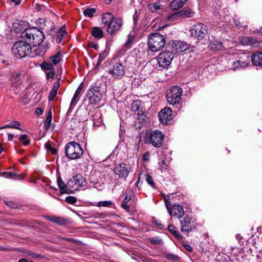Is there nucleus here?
I'll return each mask as SVG.
<instances>
[{
  "label": "nucleus",
  "instance_id": "f257e3e1",
  "mask_svg": "<svg viewBox=\"0 0 262 262\" xmlns=\"http://www.w3.org/2000/svg\"><path fill=\"white\" fill-rule=\"evenodd\" d=\"M22 38L30 44L31 46L39 45L43 40L45 35L43 33L36 27L26 29L21 33Z\"/></svg>",
  "mask_w": 262,
  "mask_h": 262
},
{
  "label": "nucleus",
  "instance_id": "f03ea898",
  "mask_svg": "<svg viewBox=\"0 0 262 262\" xmlns=\"http://www.w3.org/2000/svg\"><path fill=\"white\" fill-rule=\"evenodd\" d=\"M102 24L107 27V32L110 35L118 31L123 24L122 20L119 17H114L112 13H106L102 17Z\"/></svg>",
  "mask_w": 262,
  "mask_h": 262
},
{
  "label": "nucleus",
  "instance_id": "7ed1b4c3",
  "mask_svg": "<svg viewBox=\"0 0 262 262\" xmlns=\"http://www.w3.org/2000/svg\"><path fill=\"white\" fill-rule=\"evenodd\" d=\"M166 36L158 32L150 34L148 37V46L152 52L162 50L166 45Z\"/></svg>",
  "mask_w": 262,
  "mask_h": 262
},
{
  "label": "nucleus",
  "instance_id": "20e7f679",
  "mask_svg": "<svg viewBox=\"0 0 262 262\" xmlns=\"http://www.w3.org/2000/svg\"><path fill=\"white\" fill-rule=\"evenodd\" d=\"M64 153L65 156L68 159L76 160L81 157L83 154V149L79 143L72 141L65 146Z\"/></svg>",
  "mask_w": 262,
  "mask_h": 262
},
{
  "label": "nucleus",
  "instance_id": "39448f33",
  "mask_svg": "<svg viewBox=\"0 0 262 262\" xmlns=\"http://www.w3.org/2000/svg\"><path fill=\"white\" fill-rule=\"evenodd\" d=\"M12 51L16 57L21 59L29 56L31 53L32 47L25 40L19 41L13 45Z\"/></svg>",
  "mask_w": 262,
  "mask_h": 262
},
{
  "label": "nucleus",
  "instance_id": "423d86ee",
  "mask_svg": "<svg viewBox=\"0 0 262 262\" xmlns=\"http://www.w3.org/2000/svg\"><path fill=\"white\" fill-rule=\"evenodd\" d=\"M100 83L97 82L92 85L87 91V97L89 102L92 105L99 103L102 98V93L100 89Z\"/></svg>",
  "mask_w": 262,
  "mask_h": 262
},
{
  "label": "nucleus",
  "instance_id": "0eeeda50",
  "mask_svg": "<svg viewBox=\"0 0 262 262\" xmlns=\"http://www.w3.org/2000/svg\"><path fill=\"white\" fill-rule=\"evenodd\" d=\"M164 135L161 131L155 130L146 133L145 136V142L159 148L162 146L164 142Z\"/></svg>",
  "mask_w": 262,
  "mask_h": 262
},
{
  "label": "nucleus",
  "instance_id": "6e6552de",
  "mask_svg": "<svg viewBox=\"0 0 262 262\" xmlns=\"http://www.w3.org/2000/svg\"><path fill=\"white\" fill-rule=\"evenodd\" d=\"M182 92V89L179 86L171 87L166 95L168 103L172 105L179 104L181 99Z\"/></svg>",
  "mask_w": 262,
  "mask_h": 262
},
{
  "label": "nucleus",
  "instance_id": "1a4fd4ad",
  "mask_svg": "<svg viewBox=\"0 0 262 262\" xmlns=\"http://www.w3.org/2000/svg\"><path fill=\"white\" fill-rule=\"evenodd\" d=\"M191 36L198 40H202L208 34V29L206 25L202 23H198L193 25L190 30Z\"/></svg>",
  "mask_w": 262,
  "mask_h": 262
},
{
  "label": "nucleus",
  "instance_id": "9d476101",
  "mask_svg": "<svg viewBox=\"0 0 262 262\" xmlns=\"http://www.w3.org/2000/svg\"><path fill=\"white\" fill-rule=\"evenodd\" d=\"M197 225L196 222L188 215H185L180 220L181 230L183 233L191 232L196 228Z\"/></svg>",
  "mask_w": 262,
  "mask_h": 262
},
{
  "label": "nucleus",
  "instance_id": "9b49d317",
  "mask_svg": "<svg viewBox=\"0 0 262 262\" xmlns=\"http://www.w3.org/2000/svg\"><path fill=\"white\" fill-rule=\"evenodd\" d=\"M174 55L172 51L165 50L158 56V62L160 67L167 68L173 59Z\"/></svg>",
  "mask_w": 262,
  "mask_h": 262
},
{
  "label": "nucleus",
  "instance_id": "f8f14e48",
  "mask_svg": "<svg viewBox=\"0 0 262 262\" xmlns=\"http://www.w3.org/2000/svg\"><path fill=\"white\" fill-rule=\"evenodd\" d=\"M108 73L114 78H120L125 74V67L121 63H116L110 68Z\"/></svg>",
  "mask_w": 262,
  "mask_h": 262
},
{
  "label": "nucleus",
  "instance_id": "ddd939ff",
  "mask_svg": "<svg viewBox=\"0 0 262 262\" xmlns=\"http://www.w3.org/2000/svg\"><path fill=\"white\" fill-rule=\"evenodd\" d=\"M131 170V167L129 164L122 163L115 167L114 172L118 175L120 178L126 179Z\"/></svg>",
  "mask_w": 262,
  "mask_h": 262
},
{
  "label": "nucleus",
  "instance_id": "4468645a",
  "mask_svg": "<svg viewBox=\"0 0 262 262\" xmlns=\"http://www.w3.org/2000/svg\"><path fill=\"white\" fill-rule=\"evenodd\" d=\"M160 121L164 124H168L172 119V111L169 107H165L158 114Z\"/></svg>",
  "mask_w": 262,
  "mask_h": 262
},
{
  "label": "nucleus",
  "instance_id": "2eb2a0df",
  "mask_svg": "<svg viewBox=\"0 0 262 262\" xmlns=\"http://www.w3.org/2000/svg\"><path fill=\"white\" fill-rule=\"evenodd\" d=\"M54 29V26L52 29L49 31L48 34L52 35L53 38L55 39V41L57 43H60L64 36L67 35V32L66 31V29L64 27H61L59 30L58 31L57 33L55 34L53 33V30Z\"/></svg>",
  "mask_w": 262,
  "mask_h": 262
},
{
  "label": "nucleus",
  "instance_id": "dca6fc26",
  "mask_svg": "<svg viewBox=\"0 0 262 262\" xmlns=\"http://www.w3.org/2000/svg\"><path fill=\"white\" fill-rule=\"evenodd\" d=\"M189 45L186 42L182 41H175L173 42L171 49L173 53L182 52L189 49Z\"/></svg>",
  "mask_w": 262,
  "mask_h": 262
},
{
  "label": "nucleus",
  "instance_id": "f3484780",
  "mask_svg": "<svg viewBox=\"0 0 262 262\" xmlns=\"http://www.w3.org/2000/svg\"><path fill=\"white\" fill-rule=\"evenodd\" d=\"M169 214L170 216L180 219L184 215V211L183 207L178 204H174L172 206V208L169 210Z\"/></svg>",
  "mask_w": 262,
  "mask_h": 262
},
{
  "label": "nucleus",
  "instance_id": "a211bd4d",
  "mask_svg": "<svg viewBox=\"0 0 262 262\" xmlns=\"http://www.w3.org/2000/svg\"><path fill=\"white\" fill-rule=\"evenodd\" d=\"M251 58L254 66L262 67V52L253 53L251 55Z\"/></svg>",
  "mask_w": 262,
  "mask_h": 262
},
{
  "label": "nucleus",
  "instance_id": "6ab92c4d",
  "mask_svg": "<svg viewBox=\"0 0 262 262\" xmlns=\"http://www.w3.org/2000/svg\"><path fill=\"white\" fill-rule=\"evenodd\" d=\"M58 186L60 188V193H70L71 190L68 188V186L66 185L61 179L60 176H58L57 179Z\"/></svg>",
  "mask_w": 262,
  "mask_h": 262
},
{
  "label": "nucleus",
  "instance_id": "aec40b11",
  "mask_svg": "<svg viewBox=\"0 0 262 262\" xmlns=\"http://www.w3.org/2000/svg\"><path fill=\"white\" fill-rule=\"evenodd\" d=\"M62 54L61 52H58L55 55L51 56L48 60L49 62L56 65L62 60Z\"/></svg>",
  "mask_w": 262,
  "mask_h": 262
},
{
  "label": "nucleus",
  "instance_id": "412c9836",
  "mask_svg": "<svg viewBox=\"0 0 262 262\" xmlns=\"http://www.w3.org/2000/svg\"><path fill=\"white\" fill-rule=\"evenodd\" d=\"M74 177L77 187H83L86 185L85 180L81 174H77L74 176Z\"/></svg>",
  "mask_w": 262,
  "mask_h": 262
},
{
  "label": "nucleus",
  "instance_id": "4be33fe9",
  "mask_svg": "<svg viewBox=\"0 0 262 262\" xmlns=\"http://www.w3.org/2000/svg\"><path fill=\"white\" fill-rule=\"evenodd\" d=\"M247 66L248 63L245 61L238 60L232 63L231 69L234 71H235L239 69L245 68Z\"/></svg>",
  "mask_w": 262,
  "mask_h": 262
},
{
  "label": "nucleus",
  "instance_id": "5701e85b",
  "mask_svg": "<svg viewBox=\"0 0 262 262\" xmlns=\"http://www.w3.org/2000/svg\"><path fill=\"white\" fill-rule=\"evenodd\" d=\"M183 13V12L182 9L174 12L168 17V21L169 22H173L175 20H178L180 18H184Z\"/></svg>",
  "mask_w": 262,
  "mask_h": 262
},
{
  "label": "nucleus",
  "instance_id": "b1692460",
  "mask_svg": "<svg viewBox=\"0 0 262 262\" xmlns=\"http://www.w3.org/2000/svg\"><path fill=\"white\" fill-rule=\"evenodd\" d=\"M209 48L213 51H219L222 48V43L216 40H214L210 42Z\"/></svg>",
  "mask_w": 262,
  "mask_h": 262
},
{
  "label": "nucleus",
  "instance_id": "393cba45",
  "mask_svg": "<svg viewBox=\"0 0 262 262\" xmlns=\"http://www.w3.org/2000/svg\"><path fill=\"white\" fill-rule=\"evenodd\" d=\"M91 34L98 39L102 38L103 36V33L102 31L98 27H94L92 29L91 31Z\"/></svg>",
  "mask_w": 262,
  "mask_h": 262
},
{
  "label": "nucleus",
  "instance_id": "a878e982",
  "mask_svg": "<svg viewBox=\"0 0 262 262\" xmlns=\"http://www.w3.org/2000/svg\"><path fill=\"white\" fill-rule=\"evenodd\" d=\"M172 10H177L183 7V3L180 0H174L170 4Z\"/></svg>",
  "mask_w": 262,
  "mask_h": 262
},
{
  "label": "nucleus",
  "instance_id": "bb28decb",
  "mask_svg": "<svg viewBox=\"0 0 262 262\" xmlns=\"http://www.w3.org/2000/svg\"><path fill=\"white\" fill-rule=\"evenodd\" d=\"M168 231L171 232L175 237L178 238H181L182 235L180 233L176 230V227L173 225H169L168 227Z\"/></svg>",
  "mask_w": 262,
  "mask_h": 262
},
{
  "label": "nucleus",
  "instance_id": "cd10ccee",
  "mask_svg": "<svg viewBox=\"0 0 262 262\" xmlns=\"http://www.w3.org/2000/svg\"><path fill=\"white\" fill-rule=\"evenodd\" d=\"M183 17L185 18H189V17H192L195 15V12L190 9H183Z\"/></svg>",
  "mask_w": 262,
  "mask_h": 262
},
{
  "label": "nucleus",
  "instance_id": "c85d7f7f",
  "mask_svg": "<svg viewBox=\"0 0 262 262\" xmlns=\"http://www.w3.org/2000/svg\"><path fill=\"white\" fill-rule=\"evenodd\" d=\"M49 220L60 225L64 224L66 222V221L63 218L56 217L55 216H52L50 217Z\"/></svg>",
  "mask_w": 262,
  "mask_h": 262
},
{
  "label": "nucleus",
  "instance_id": "c756f323",
  "mask_svg": "<svg viewBox=\"0 0 262 262\" xmlns=\"http://www.w3.org/2000/svg\"><path fill=\"white\" fill-rule=\"evenodd\" d=\"M147 7L150 12H154L161 8V5L159 3H155L148 4Z\"/></svg>",
  "mask_w": 262,
  "mask_h": 262
},
{
  "label": "nucleus",
  "instance_id": "7c9ffc66",
  "mask_svg": "<svg viewBox=\"0 0 262 262\" xmlns=\"http://www.w3.org/2000/svg\"><path fill=\"white\" fill-rule=\"evenodd\" d=\"M52 63L51 62H49L48 61H43L40 67L42 69L46 71H50L54 69L53 67L52 66Z\"/></svg>",
  "mask_w": 262,
  "mask_h": 262
},
{
  "label": "nucleus",
  "instance_id": "2f4dec72",
  "mask_svg": "<svg viewBox=\"0 0 262 262\" xmlns=\"http://www.w3.org/2000/svg\"><path fill=\"white\" fill-rule=\"evenodd\" d=\"M108 52L106 50H104L101 53H100L98 62L97 63V66H98L100 64H101V62L106 58Z\"/></svg>",
  "mask_w": 262,
  "mask_h": 262
},
{
  "label": "nucleus",
  "instance_id": "473e14b6",
  "mask_svg": "<svg viewBox=\"0 0 262 262\" xmlns=\"http://www.w3.org/2000/svg\"><path fill=\"white\" fill-rule=\"evenodd\" d=\"M96 12V9L94 8H87L83 11V14L85 16L89 17H93L94 13Z\"/></svg>",
  "mask_w": 262,
  "mask_h": 262
},
{
  "label": "nucleus",
  "instance_id": "72a5a7b5",
  "mask_svg": "<svg viewBox=\"0 0 262 262\" xmlns=\"http://www.w3.org/2000/svg\"><path fill=\"white\" fill-rule=\"evenodd\" d=\"M140 102L139 101H134L131 105V108L133 111L135 112H137L139 114L140 112V107L139 106Z\"/></svg>",
  "mask_w": 262,
  "mask_h": 262
},
{
  "label": "nucleus",
  "instance_id": "f704fd0d",
  "mask_svg": "<svg viewBox=\"0 0 262 262\" xmlns=\"http://www.w3.org/2000/svg\"><path fill=\"white\" fill-rule=\"evenodd\" d=\"M19 140L23 143L24 145H27L30 142V140L28 139V136L26 134L21 135L19 137Z\"/></svg>",
  "mask_w": 262,
  "mask_h": 262
},
{
  "label": "nucleus",
  "instance_id": "c9c22d12",
  "mask_svg": "<svg viewBox=\"0 0 262 262\" xmlns=\"http://www.w3.org/2000/svg\"><path fill=\"white\" fill-rule=\"evenodd\" d=\"M52 118V114L50 112L49 115H48L45 121L44 122V126L46 130L48 129L50 126Z\"/></svg>",
  "mask_w": 262,
  "mask_h": 262
},
{
  "label": "nucleus",
  "instance_id": "e433bc0d",
  "mask_svg": "<svg viewBox=\"0 0 262 262\" xmlns=\"http://www.w3.org/2000/svg\"><path fill=\"white\" fill-rule=\"evenodd\" d=\"M133 40L134 37L128 36L127 41L124 45V48H125L126 50L130 48Z\"/></svg>",
  "mask_w": 262,
  "mask_h": 262
},
{
  "label": "nucleus",
  "instance_id": "4c0bfd02",
  "mask_svg": "<svg viewBox=\"0 0 262 262\" xmlns=\"http://www.w3.org/2000/svg\"><path fill=\"white\" fill-rule=\"evenodd\" d=\"M146 181L153 188H155V184L154 180L151 176L148 174H146Z\"/></svg>",
  "mask_w": 262,
  "mask_h": 262
},
{
  "label": "nucleus",
  "instance_id": "58836bf2",
  "mask_svg": "<svg viewBox=\"0 0 262 262\" xmlns=\"http://www.w3.org/2000/svg\"><path fill=\"white\" fill-rule=\"evenodd\" d=\"M159 165L162 172H166L168 168V165L165 163L164 160H161V162H159Z\"/></svg>",
  "mask_w": 262,
  "mask_h": 262
},
{
  "label": "nucleus",
  "instance_id": "ea45409f",
  "mask_svg": "<svg viewBox=\"0 0 262 262\" xmlns=\"http://www.w3.org/2000/svg\"><path fill=\"white\" fill-rule=\"evenodd\" d=\"M98 117H99V116L97 115L96 114H95L93 116V125H94V126H96L97 127H98L99 126H100L102 122V119L100 118H99L97 121L96 120V118Z\"/></svg>",
  "mask_w": 262,
  "mask_h": 262
},
{
  "label": "nucleus",
  "instance_id": "a19ab883",
  "mask_svg": "<svg viewBox=\"0 0 262 262\" xmlns=\"http://www.w3.org/2000/svg\"><path fill=\"white\" fill-rule=\"evenodd\" d=\"M3 175L6 178H12L14 179L16 176V174L12 172L4 171L2 173Z\"/></svg>",
  "mask_w": 262,
  "mask_h": 262
},
{
  "label": "nucleus",
  "instance_id": "79ce46f5",
  "mask_svg": "<svg viewBox=\"0 0 262 262\" xmlns=\"http://www.w3.org/2000/svg\"><path fill=\"white\" fill-rule=\"evenodd\" d=\"M149 241L152 244L156 245L162 244V240L158 237L151 238L149 239Z\"/></svg>",
  "mask_w": 262,
  "mask_h": 262
},
{
  "label": "nucleus",
  "instance_id": "37998d69",
  "mask_svg": "<svg viewBox=\"0 0 262 262\" xmlns=\"http://www.w3.org/2000/svg\"><path fill=\"white\" fill-rule=\"evenodd\" d=\"M47 150L48 151H50L52 154L55 155L57 153V150L56 148L52 147L50 143H47L46 144Z\"/></svg>",
  "mask_w": 262,
  "mask_h": 262
},
{
  "label": "nucleus",
  "instance_id": "c03bdc74",
  "mask_svg": "<svg viewBox=\"0 0 262 262\" xmlns=\"http://www.w3.org/2000/svg\"><path fill=\"white\" fill-rule=\"evenodd\" d=\"M66 201L70 204H74L76 202L77 199L75 197L69 196L66 198Z\"/></svg>",
  "mask_w": 262,
  "mask_h": 262
},
{
  "label": "nucleus",
  "instance_id": "a18cd8bd",
  "mask_svg": "<svg viewBox=\"0 0 262 262\" xmlns=\"http://www.w3.org/2000/svg\"><path fill=\"white\" fill-rule=\"evenodd\" d=\"M112 204L111 201H102L99 202L98 204L99 207H108Z\"/></svg>",
  "mask_w": 262,
  "mask_h": 262
},
{
  "label": "nucleus",
  "instance_id": "49530a36",
  "mask_svg": "<svg viewBox=\"0 0 262 262\" xmlns=\"http://www.w3.org/2000/svg\"><path fill=\"white\" fill-rule=\"evenodd\" d=\"M67 186H68V187L70 188H73L75 186H76V184L75 183V182L74 181V176L69 180V181L67 183Z\"/></svg>",
  "mask_w": 262,
  "mask_h": 262
},
{
  "label": "nucleus",
  "instance_id": "de8ad7c7",
  "mask_svg": "<svg viewBox=\"0 0 262 262\" xmlns=\"http://www.w3.org/2000/svg\"><path fill=\"white\" fill-rule=\"evenodd\" d=\"M59 85H60L59 81L57 80V81H55L53 84V88H52V89L51 91H53V92H56L57 93V90L59 87Z\"/></svg>",
  "mask_w": 262,
  "mask_h": 262
},
{
  "label": "nucleus",
  "instance_id": "09e8293b",
  "mask_svg": "<svg viewBox=\"0 0 262 262\" xmlns=\"http://www.w3.org/2000/svg\"><path fill=\"white\" fill-rule=\"evenodd\" d=\"M83 87V84L82 82H81L78 86V88L76 90V92H75L74 95H75V97H78L80 92L81 91L82 88Z\"/></svg>",
  "mask_w": 262,
  "mask_h": 262
},
{
  "label": "nucleus",
  "instance_id": "8fccbe9b",
  "mask_svg": "<svg viewBox=\"0 0 262 262\" xmlns=\"http://www.w3.org/2000/svg\"><path fill=\"white\" fill-rule=\"evenodd\" d=\"M55 76V71L54 69L52 70H50L48 72H46V77L47 78H53Z\"/></svg>",
  "mask_w": 262,
  "mask_h": 262
},
{
  "label": "nucleus",
  "instance_id": "3c124183",
  "mask_svg": "<svg viewBox=\"0 0 262 262\" xmlns=\"http://www.w3.org/2000/svg\"><path fill=\"white\" fill-rule=\"evenodd\" d=\"M56 95L57 92L51 91L48 97V100L49 101H52L54 99V97L56 96Z\"/></svg>",
  "mask_w": 262,
  "mask_h": 262
},
{
  "label": "nucleus",
  "instance_id": "603ef678",
  "mask_svg": "<svg viewBox=\"0 0 262 262\" xmlns=\"http://www.w3.org/2000/svg\"><path fill=\"white\" fill-rule=\"evenodd\" d=\"M16 128L19 130H21V128L19 127L13 125H6L5 126H3L1 127H0V129H3V128Z\"/></svg>",
  "mask_w": 262,
  "mask_h": 262
},
{
  "label": "nucleus",
  "instance_id": "864d4df0",
  "mask_svg": "<svg viewBox=\"0 0 262 262\" xmlns=\"http://www.w3.org/2000/svg\"><path fill=\"white\" fill-rule=\"evenodd\" d=\"M166 257L167 259L175 260H177L178 257L176 255H174L172 254H168L166 255Z\"/></svg>",
  "mask_w": 262,
  "mask_h": 262
},
{
  "label": "nucleus",
  "instance_id": "5fc2aeb1",
  "mask_svg": "<svg viewBox=\"0 0 262 262\" xmlns=\"http://www.w3.org/2000/svg\"><path fill=\"white\" fill-rule=\"evenodd\" d=\"M121 206L127 212H129L130 211V206L129 205L127 204V203L122 202Z\"/></svg>",
  "mask_w": 262,
  "mask_h": 262
},
{
  "label": "nucleus",
  "instance_id": "6e6d98bb",
  "mask_svg": "<svg viewBox=\"0 0 262 262\" xmlns=\"http://www.w3.org/2000/svg\"><path fill=\"white\" fill-rule=\"evenodd\" d=\"M77 97H75V95H74V96L72 98L71 102V103H70V106L69 109L72 108L73 107H74L75 106V105L76 103V99H77Z\"/></svg>",
  "mask_w": 262,
  "mask_h": 262
},
{
  "label": "nucleus",
  "instance_id": "4d7b16f0",
  "mask_svg": "<svg viewBox=\"0 0 262 262\" xmlns=\"http://www.w3.org/2000/svg\"><path fill=\"white\" fill-rule=\"evenodd\" d=\"M124 196V199L123 201V202H126L127 203L130 200L131 198L129 195L127 194V193L125 192L123 194Z\"/></svg>",
  "mask_w": 262,
  "mask_h": 262
},
{
  "label": "nucleus",
  "instance_id": "13d9d810",
  "mask_svg": "<svg viewBox=\"0 0 262 262\" xmlns=\"http://www.w3.org/2000/svg\"><path fill=\"white\" fill-rule=\"evenodd\" d=\"M164 202H165L166 207L167 209V211L169 212V210L171 209V208L170 207V202L169 200L168 199H165Z\"/></svg>",
  "mask_w": 262,
  "mask_h": 262
},
{
  "label": "nucleus",
  "instance_id": "bf43d9fd",
  "mask_svg": "<svg viewBox=\"0 0 262 262\" xmlns=\"http://www.w3.org/2000/svg\"><path fill=\"white\" fill-rule=\"evenodd\" d=\"M149 153L148 152H146L142 156V159L143 161H148L149 160Z\"/></svg>",
  "mask_w": 262,
  "mask_h": 262
},
{
  "label": "nucleus",
  "instance_id": "052dcab7",
  "mask_svg": "<svg viewBox=\"0 0 262 262\" xmlns=\"http://www.w3.org/2000/svg\"><path fill=\"white\" fill-rule=\"evenodd\" d=\"M43 113V111L41 108H37L36 111H35V113L37 115H40L42 114Z\"/></svg>",
  "mask_w": 262,
  "mask_h": 262
},
{
  "label": "nucleus",
  "instance_id": "680f3d73",
  "mask_svg": "<svg viewBox=\"0 0 262 262\" xmlns=\"http://www.w3.org/2000/svg\"><path fill=\"white\" fill-rule=\"evenodd\" d=\"M11 124L19 127V126H20V123L18 121H15L11 122Z\"/></svg>",
  "mask_w": 262,
  "mask_h": 262
},
{
  "label": "nucleus",
  "instance_id": "e2e57ef3",
  "mask_svg": "<svg viewBox=\"0 0 262 262\" xmlns=\"http://www.w3.org/2000/svg\"><path fill=\"white\" fill-rule=\"evenodd\" d=\"M30 255H31L32 256H33V257H35V258L41 257V255L40 254H36V253H32L31 254H30Z\"/></svg>",
  "mask_w": 262,
  "mask_h": 262
},
{
  "label": "nucleus",
  "instance_id": "0e129e2a",
  "mask_svg": "<svg viewBox=\"0 0 262 262\" xmlns=\"http://www.w3.org/2000/svg\"><path fill=\"white\" fill-rule=\"evenodd\" d=\"M8 140L9 141H12L14 138V135L12 134H9L8 135Z\"/></svg>",
  "mask_w": 262,
  "mask_h": 262
},
{
  "label": "nucleus",
  "instance_id": "69168bd1",
  "mask_svg": "<svg viewBox=\"0 0 262 262\" xmlns=\"http://www.w3.org/2000/svg\"><path fill=\"white\" fill-rule=\"evenodd\" d=\"M90 46L95 49H97L98 48V45L97 44H94L93 43H91V45H90Z\"/></svg>",
  "mask_w": 262,
  "mask_h": 262
},
{
  "label": "nucleus",
  "instance_id": "338daca9",
  "mask_svg": "<svg viewBox=\"0 0 262 262\" xmlns=\"http://www.w3.org/2000/svg\"><path fill=\"white\" fill-rule=\"evenodd\" d=\"M21 1L22 0H11V2L14 3L16 5L20 4Z\"/></svg>",
  "mask_w": 262,
  "mask_h": 262
},
{
  "label": "nucleus",
  "instance_id": "774afa93",
  "mask_svg": "<svg viewBox=\"0 0 262 262\" xmlns=\"http://www.w3.org/2000/svg\"><path fill=\"white\" fill-rule=\"evenodd\" d=\"M185 248L186 249H187L188 251H191L192 250V248L189 245H185Z\"/></svg>",
  "mask_w": 262,
  "mask_h": 262
}]
</instances>
